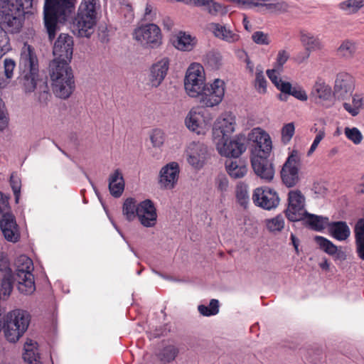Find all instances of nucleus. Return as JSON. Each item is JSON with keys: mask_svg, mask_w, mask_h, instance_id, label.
<instances>
[{"mask_svg": "<svg viewBox=\"0 0 364 364\" xmlns=\"http://www.w3.org/2000/svg\"><path fill=\"white\" fill-rule=\"evenodd\" d=\"M100 6L99 0H83L81 2L72 26L75 36L89 38L93 34L97 23V9Z\"/></svg>", "mask_w": 364, "mask_h": 364, "instance_id": "obj_3", "label": "nucleus"}, {"mask_svg": "<svg viewBox=\"0 0 364 364\" xmlns=\"http://www.w3.org/2000/svg\"><path fill=\"white\" fill-rule=\"evenodd\" d=\"M37 0H9L0 10V20L11 31L21 29L24 16L33 14Z\"/></svg>", "mask_w": 364, "mask_h": 364, "instance_id": "obj_4", "label": "nucleus"}, {"mask_svg": "<svg viewBox=\"0 0 364 364\" xmlns=\"http://www.w3.org/2000/svg\"><path fill=\"white\" fill-rule=\"evenodd\" d=\"M17 81L26 94L36 91L35 96L40 105H48L51 94L46 79L39 75L38 60L34 48L25 43L21 49L18 63Z\"/></svg>", "mask_w": 364, "mask_h": 364, "instance_id": "obj_1", "label": "nucleus"}, {"mask_svg": "<svg viewBox=\"0 0 364 364\" xmlns=\"http://www.w3.org/2000/svg\"><path fill=\"white\" fill-rule=\"evenodd\" d=\"M208 63L213 68H218L220 65L221 57L217 53H209L207 55Z\"/></svg>", "mask_w": 364, "mask_h": 364, "instance_id": "obj_60", "label": "nucleus"}, {"mask_svg": "<svg viewBox=\"0 0 364 364\" xmlns=\"http://www.w3.org/2000/svg\"><path fill=\"white\" fill-rule=\"evenodd\" d=\"M30 323V315L24 310L14 309L9 312L4 318L2 328L6 338L11 343H15L27 330Z\"/></svg>", "mask_w": 364, "mask_h": 364, "instance_id": "obj_6", "label": "nucleus"}, {"mask_svg": "<svg viewBox=\"0 0 364 364\" xmlns=\"http://www.w3.org/2000/svg\"><path fill=\"white\" fill-rule=\"evenodd\" d=\"M255 174L266 182H270L274 176V167L271 161H251Z\"/></svg>", "mask_w": 364, "mask_h": 364, "instance_id": "obj_22", "label": "nucleus"}, {"mask_svg": "<svg viewBox=\"0 0 364 364\" xmlns=\"http://www.w3.org/2000/svg\"><path fill=\"white\" fill-rule=\"evenodd\" d=\"M343 107L353 117H355L359 114L358 108L357 107H352L349 103L343 102Z\"/></svg>", "mask_w": 364, "mask_h": 364, "instance_id": "obj_63", "label": "nucleus"}, {"mask_svg": "<svg viewBox=\"0 0 364 364\" xmlns=\"http://www.w3.org/2000/svg\"><path fill=\"white\" fill-rule=\"evenodd\" d=\"M235 117L230 114H225L217 119V122L213 128V135L215 137H222V141L228 139L235 131Z\"/></svg>", "mask_w": 364, "mask_h": 364, "instance_id": "obj_21", "label": "nucleus"}, {"mask_svg": "<svg viewBox=\"0 0 364 364\" xmlns=\"http://www.w3.org/2000/svg\"><path fill=\"white\" fill-rule=\"evenodd\" d=\"M139 203L134 198H127L122 205V213L127 220L134 221L137 216Z\"/></svg>", "mask_w": 364, "mask_h": 364, "instance_id": "obj_35", "label": "nucleus"}, {"mask_svg": "<svg viewBox=\"0 0 364 364\" xmlns=\"http://www.w3.org/2000/svg\"><path fill=\"white\" fill-rule=\"evenodd\" d=\"M2 102L0 100V130L4 129L8 124V118L4 110V107H1Z\"/></svg>", "mask_w": 364, "mask_h": 364, "instance_id": "obj_61", "label": "nucleus"}, {"mask_svg": "<svg viewBox=\"0 0 364 364\" xmlns=\"http://www.w3.org/2000/svg\"><path fill=\"white\" fill-rule=\"evenodd\" d=\"M266 225L270 232H280L284 226V218L282 215L266 220Z\"/></svg>", "mask_w": 364, "mask_h": 364, "instance_id": "obj_46", "label": "nucleus"}, {"mask_svg": "<svg viewBox=\"0 0 364 364\" xmlns=\"http://www.w3.org/2000/svg\"><path fill=\"white\" fill-rule=\"evenodd\" d=\"M327 228L329 232L334 238L341 240V221L328 222Z\"/></svg>", "mask_w": 364, "mask_h": 364, "instance_id": "obj_54", "label": "nucleus"}, {"mask_svg": "<svg viewBox=\"0 0 364 364\" xmlns=\"http://www.w3.org/2000/svg\"><path fill=\"white\" fill-rule=\"evenodd\" d=\"M267 75L274 86L283 94L291 95L300 101H306L308 95L303 87L297 84L292 85L289 82L283 81L277 75L276 69L267 70Z\"/></svg>", "mask_w": 364, "mask_h": 364, "instance_id": "obj_13", "label": "nucleus"}, {"mask_svg": "<svg viewBox=\"0 0 364 364\" xmlns=\"http://www.w3.org/2000/svg\"><path fill=\"white\" fill-rule=\"evenodd\" d=\"M210 310L213 315H216L219 311V301L217 299H211L209 304Z\"/></svg>", "mask_w": 364, "mask_h": 364, "instance_id": "obj_64", "label": "nucleus"}, {"mask_svg": "<svg viewBox=\"0 0 364 364\" xmlns=\"http://www.w3.org/2000/svg\"><path fill=\"white\" fill-rule=\"evenodd\" d=\"M344 133L346 137L353 141L355 144H359L363 139V135L361 132L356 127H346L344 129Z\"/></svg>", "mask_w": 364, "mask_h": 364, "instance_id": "obj_50", "label": "nucleus"}, {"mask_svg": "<svg viewBox=\"0 0 364 364\" xmlns=\"http://www.w3.org/2000/svg\"><path fill=\"white\" fill-rule=\"evenodd\" d=\"M36 343L27 341L24 346L23 359L26 364H42L41 358L36 347Z\"/></svg>", "mask_w": 364, "mask_h": 364, "instance_id": "obj_30", "label": "nucleus"}, {"mask_svg": "<svg viewBox=\"0 0 364 364\" xmlns=\"http://www.w3.org/2000/svg\"><path fill=\"white\" fill-rule=\"evenodd\" d=\"M267 82L264 77L263 67L258 65L256 67L255 87L257 91L261 94H264L267 92Z\"/></svg>", "mask_w": 364, "mask_h": 364, "instance_id": "obj_40", "label": "nucleus"}, {"mask_svg": "<svg viewBox=\"0 0 364 364\" xmlns=\"http://www.w3.org/2000/svg\"><path fill=\"white\" fill-rule=\"evenodd\" d=\"M16 277H21L23 274L28 276L33 274V261L26 255L19 256L16 261Z\"/></svg>", "mask_w": 364, "mask_h": 364, "instance_id": "obj_34", "label": "nucleus"}, {"mask_svg": "<svg viewBox=\"0 0 364 364\" xmlns=\"http://www.w3.org/2000/svg\"><path fill=\"white\" fill-rule=\"evenodd\" d=\"M364 6V0H346L343 1V10L348 14H355Z\"/></svg>", "mask_w": 364, "mask_h": 364, "instance_id": "obj_44", "label": "nucleus"}, {"mask_svg": "<svg viewBox=\"0 0 364 364\" xmlns=\"http://www.w3.org/2000/svg\"><path fill=\"white\" fill-rule=\"evenodd\" d=\"M224 94V81L215 79L213 83L206 84L197 97H199V103L201 107H213L221 102Z\"/></svg>", "mask_w": 364, "mask_h": 364, "instance_id": "obj_10", "label": "nucleus"}, {"mask_svg": "<svg viewBox=\"0 0 364 364\" xmlns=\"http://www.w3.org/2000/svg\"><path fill=\"white\" fill-rule=\"evenodd\" d=\"M252 200L256 205L268 210L277 208L279 203L276 191L267 186L256 188L252 195Z\"/></svg>", "mask_w": 364, "mask_h": 364, "instance_id": "obj_14", "label": "nucleus"}, {"mask_svg": "<svg viewBox=\"0 0 364 364\" xmlns=\"http://www.w3.org/2000/svg\"><path fill=\"white\" fill-rule=\"evenodd\" d=\"M306 222L312 230L321 231L327 228V225H328V218L309 214L308 215Z\"/></svg>", "mask_w": 364, "mask_h": 364, "instance_id": "obj_38", "label": "nucleus"}, {"mask_svg": "<svg viewBox=\"0 0 364 364\" xmlns=\"http://www.w3.org/2000/svg\"><path fill=\"white\" fill-rule=\"evenodd\" d=\"M180 168L176 161H171L161 168L159 176V184L161 189L171 190L178 183Z\"/></svg>", "mask_w": 364, "mask_h": 364, "instance_id": "obj_15", "label": "nucleus"}, {"mask_svg": "<svg viewBox=\"0 0 364 364\" xmlns=\"http://www.w3.org/2000/svg\"><path fill=\"white\" fill-rule=\"evenodd\" d=\"M358 44L351 40L343 41V63L344 61L350 63L357 53Z\"/></svg>", "mask_w": 364, "mask_h": 364, "instance_id": "obj_39", "label": "nucleus"}, {"mask_svg": "<svg viewBox=\"0 0 364 364\" xmlns=\"http://www.w3.org/2000/svg\"><path fill=\"white\" fill-rule=\"evenodd\" d=\"M16 62L14 59L6 58L3 61V77L4 76L6 80H10L14 77V72L16 68Z\"/></svg>", "mask_w": 364, "mask_h": 364, "instance_id": "obj_48", "label": "nucleus"}, {"mask_svg": "<svg viewBox=\"0 0 364 364\" xmlns=\"http://www.w3.org/2000/svg\"><path fill=\"white\" fill-rule=\"evenodd\" d=\"M7 213H11L9 205V198L0 192V218Z\"/></svg>", "mask_w": 364, "mask_h": 364, "instance_id": "obj_56", "label": "nucleus"}, {"mask_svg": "<svg viewBox=\"0 0 364 364\" xmlns=\"http://www.w3.org/2000/svg\"><path fill=\"white\" fill-rule=\"evenodd\" d=\"M355 89V79L348 73L343 72V93L352 96V93ZM344 95H343V99Z\"/></svg>", "mask_w": 364, "mask_h": 364, "instance_id": "obj_45", "label": "nucleus"}, {"mask_svg": "<svg viewBox=\"0 0 364 364\" xmlns=\"http://www.w3.org/2000/svg\"><path fill=\"white\" fill-rule=\"evenodd\" d=\"M311 97L316 103L330 100L332 98L331 88L323 80L318 79L312 87Z\"/></svg>", "mask_w": 364, "mask_h": 364, "instance_id": "obj_23", "label": "nucleus"}, {"mask_svg": "<svg viewBox=\"0 0 364 364\" xmlns=\"http://www.w3.org/2000/svg\"><path fill=\"white\" fill-rule=\"evenodd\" d=\"M290 221H299L307 215L305 210V197L299 190H292L288 193V207L285 211Z\"/></svg>", "mask_w": 364, "mask_h": 364, "instance_id": "obj_12", "label": "nucleus"}, {"mask_svg": "<svg viewBox=\"0 0 364 364\" xmlns=\"http://www.w3.org/2000/svg\"><path fill=\"white\" fill-rule=\"evenodd\" d=\"M157 217V210L152 200L146 199L139 203L136 218L144 227H154Z\"/></svg>", "mask_w": 364, "mask_h": 364, "instance_id": "obj_17", "label": "nucleus"}, {"mask_svg": "<svg viewBox=\"0 0 364 364\" xmlns=\"http://www.w3.org/2000/svg\"><path fill=\"white\" fill-rule=\"evenodd\" d=\"M49 75L55 96L64 100L68 98L75 90L74 76L70 66L63 67L56 63H50Z\"/></svg>", "mask_w": 364, "mask_h": 364, "instance_id": "obj_5", "label": "nucleus"}, {"mask_svg": "<svg viewBox=\"0 0 364 364\" xmlns=\"http://www.w3.org/2000/svg\"><path fill=\"white\" fill-rule=\"evenodd\" d=\"M73 38L68 33H60L54 43L53 53L54 59L50 63H56L63 67L70 66L73 53Z\"/></svg>", "mask_w": 364, "mask_h": 364, "instance_id": "obj_8", "label": "nucleus"}, {"mask_svg": "<svg viewBox=\"0 0 364 364\" xmlns=\"http://www.w3.org/2000/svg\"><path fill=\"white\" fill-rule=\"evenodd\" d=\"M294 132L295 127L293 122H290L284 125L282 129V141L283 143H289L294 136Z\"/></svg>", "mask_w": 364, "mask_h": 364, "instance_id": "obj_52", "label": "nucleus"}, {"mask_svg": "<svg viewBox=\"0 0 364 364\" xmlns=\"http://www.w3.org/2000/svg\"><path fill=\"white\" fill-rule=\"evenodd\" d=\"M252 39L258 45H269L270 43L268 34L262 31H255L252 36Z\"/></svg>", "mask_w": 364, "mask_h": 364, "instance_id": "obj_55", "label": "nucleus"}, {"mask_svg": "<svg viewBox=\"0 0 364 364\" xmlns=\"http://www.w3.org/2000/svg\"><path fill=\"white\" fill-rule=\"evenodd\" d=\"M133 36L136 41L146 48H155L161 44V29L154 23H148L136 28Z\"/></svg>", "mask_w": 364, "mask_h": 364, "instance_id": "obj_11", "label": "nucleus"}, {"mask_svg": "<svg viewBox=\"0 0 364 364\" xmlns=\"http://www.w3.org/2000/svg\"><path fill=\"white\" fill-rule=\"evenodd\" d=\"M21 29L16 31H11L6 25L3 24L0 20V48H3L4 50H10L11 47L7 33H19Z\"/></svg>", "mask_w": 364, "mask_h": 364, "instance_id": "obj_41", "label": "nucleus"}, {"mask_svg": "<svg viewBox=\"0 0 364 364\" xmlns=\"http://www.w3.org/2000/svg\"><path fill=\"white\" fill-rule=\"evenodd\" d=\"M205 7L211 15H216L221 9L220 4L215 2L213 0H212L211 3L206 4Z\"/></svg>", "mask_w": 364, "mask_h": 364, "instance_id": "obj_62", "label": "nucleus"}, {"mask_svg": "<svg viewBox=\"0 0 364 364\" xmlns=\"http://www.w3.org/2000/svg\"><path fill=\"white\" fill-rule=\"evenodd\" d=\"M314 240L319 246L320 249L330 255H333L337 252V247L330 240L322 236H316Z\"/></svg>", "mask_w": 364, "mask_h": 364, "instance_id": "obj_42", "label": "nucleus"}, {"mask_svg": "<svg viewBox=\"0 0 364 364\" xmlns=\"http://www.w3.org/2000/svg\"><path fill=\"white\" fill-rule=\"evenodd\" d=\"M301 41L306 48L304 55L301 56V62L309 58L311 51L318 50L321 48V44L318 38L309 33L301 32ZM299 58H300V56Z\"/></svg>", "mask_w": 364, "mask_h": 364, "instance_id": "obj_27", "label": "nucleus"}, {"mask_svg": "<svg viewBox=\"0 0 364 364\" xmlns=\"http://www.w3.org/2000/svg\"><path fill=\"white\" fill-rule=\"evenodd\" d=\"M0 272L2 274V277L7 276V274H13L9 261L6 258H0Z\"/></svg>", "mask_w": 364, "mask_h": 364, "instance_id": "obj_59", "label": "nucleus"}, {"mask_svg": "<svg viewBox=\"0 0 364 364\" xmlns=\"http://www.w3.org/2000/svg\"><path fill=\"white\" fill-rule=\"evenodd\" d=\"M149 139L154 147L159 148L164 144L166 140V134L163 130L154 129L150 132Z\"/></svg>", "mask_w": 364, "mask_h": 364, "instance_id": "obj_43", "label": "nucleus"}, {"mask_svg": "<svg viewBox=\"0 0 364 364\" xmlns=\"http://www.w3.org/2000/svg\"><path fill=\"white\" fill-rule=\"evenodd\" d=\"M300 161H286L280 174L283 183L288 188L295 186L299 181Z\"/></svg>", "mask_w": 364, "mask_h": 364, "instance_id": "obj_19", "label": "nucleus"}, {"mask_svg": "<svg viewBox=\"0 0 364 364\" xmlns=\"http://www.w3.org/2000/svg\"><path fill=\"white\" fill-rule=\"evenodd\" d=\"M215 183L218 190L220 192H225L228 190L229 183L228 178L224 175L218 176L215 179Z\"/></svg>", "mask_w": 364, "mask_h": 364, "instance_id": "obj_58", "label": "nucleus"}, {"mask_svg": "<svg viewBox=\"0 0 364 364\" xmlns=\"http://www.w3.org/2000/svg\"><path fill=\"white\" fill-rule=\"evenodd\" d=\"M229 1L237 4L242 9H251L255 6H265L267 9H274L277 8L276 4H263L264 0H228Z\"/></svg>", "mask_w": 364, "mask_h": 364, "instance_id": "obj_37", "label": "nucleus"}, {"mask_svg": "<svg viewBox=\"0 0 364 364\" xmlns=\"http://www.w3.org/2000/svg\"><path fill=\"white\" fill-rule=\"evenodd\" d=\"M225 168L231 178H241L247 172V164L245 161H225Z\"/></svg>", "mask_w": 364, "mask_h": 364, "instance_id": "obj_28", "label": "nucleus"}, {"mask_svg": "<svg viewBox=\"0 0 364 364\" xmlns=\"http://www.w3.org/2000/svg\"><path fill=\"white\" fill-rule=\"evenodd\" d=\"M0 228L7 241L13 243L19 241L21 237L19 227L12 213H7L0 218Z\"/></svg>", "mask_w": 364, "mask_h": 364, "instance_id": "obj_18", "label": "nucleus"}, {"mask_svg": "<svg viewBox=\"0 0 364 364\" xmlns=\"http://www.w3.org/2000/svg\"><path fill=\"white\" fill-rule=\"evenodd\" d=\"M289 55L285 50L279 51L277 57V63L272 69L277 70V75L279 77L280 73L282 71L284 64L287 61Z\"/></svg>", "mask_w": 364, "mask_h": 364, "instance_id": "obj_53", "label": "nucleus"}, {"mask_svg": "<svg viewBox=\"0 0 364 364\" xmlns=\"http://www.w3.org/2000/svg\"><path fill=\"white\" fill-rule=\"evenodd\" d=\"M250 159H267L272 149L269 135L260 128L253 129L247 136Z\"/></svg>", "mask_w": 364, "mask_h": 364, "instance_id": "obj_7", "label": "nucleus"}, {"mask_svg": "<svg viewBox=\"0 0 364 364\" xmlns=\"http://www.w3.org/2000/svg\"><path fill=\"white\" fill-rule=\"evenodd\" d=\"M204 112L200 109H191L185 120V123L188 129L192 132H196L200 134L203 132V124L205 121L203 120Z\"/></svg>", "mask_w": 364, "mask_h": 364, "instance_id": "obj_24", "label": "nucleus"}, {"mask_svg": "<svg viewBox=\"0 0 364 364\" xmlns=\"http://www.w3.org/2000/svg\"><path fill=\"white\" fill-rule=\"evenodd\" d=\"M214 35L225 41L230 43H235L239 41L240 36L225 26L219 23H213Z\"/></svg>", "mask_w": 364, "mask_h": 364, "instance_id": "obj_31", "label": "nucleus"}, {"mask_svg": "<svg viewBox=\"0 0 364 364\" xmlns=\"http://www.w3.org/2000/svg\"><path fill=\"white\" fill-rule=\"evenodd\" d=\"M17 288L18 291L26 295L33 294L36 290L33 274H23L21 277H16Z\"/></svg>", "mask_w": 364, "mask_h": 364, "instance_id": "obj_33", "label": "nucleus"}, {"mask_svg": "<svg viewBox=\"0 0 364 364\" xmlns=\"http://www.w3.org/2000/svg\"><path fill=\"white\" fill-rule=\"evenodd\" d=\"M188 159H205L209 156L208 146L200 141L191 142L186 149Z\"/></svg>", "mask_w": 364, "mask_h": 364, "instance_id": "obj_26", "label": "nucleus"}, {"mask_svg": "<svg viewBox=\"0 0 364 364\" xmlns=\"http://www.w3.org/2000/svg\"><path fill=\"white\" fill-rule=\"evenodd\" d=\"M197 40L195 37H192L189 34L184 32H180L174 41V46L183 51H191L193 49L196 44Z\"/></svg>", "mask_w": 364, "mask_h": 364, "instance_id": "obj_32", "label": "nucleus"}, {"mask_svg": "<svg viewBox=\"0 0 364 364\" xmlns=\"http://www.w3.org/2000/svg\"><path fill=\"white\" fill-rule=\"evenodd\" d=\"M97 37L102 43H107L109 41V31L106 25H100L97 29Z\"/></svg>", "mask_w": 364, "mask_h": 364, "instance_id": "obj_57", "label": "nucleus"}, {"mask_svg": "<svg viewBox=\"0 0 364 364\" xmlns=\"http://www.w3.org/2000/svg\"><path fill=\"white\" fill-rule=\"evenodd\" d=\"M109 190L114 198H119L124 190V181L122 172L117 169L109 178Z\"/></svg>", "mask_w": 364, "mask_h": 364, "instance_id": "obj_25", "label": "nucleus"}, {"mask_svg": "<svg viewBox=\"0 0 364 364\" xmlns=\"http://www.w3.org/2000/svg\"><path fill=\"white\" fill-rule=\"evenodd\" d=\"M77 0H45L44 24L48 38L52 41L58 28V23L65 22L75 9Z\"/></svg>", "mask_w": 364, "mask_h": 364, "instance_id": "obj_2", "label": "nucleus"}, {"mask_svg": "<svg viewBox=\"0 0 364 364\" xmlns=\"http://www.w3.org/2000/svg\"><path fill=\"white\" fill-rule=\"evenodd\" d=\"M169 64V59L163 58L151 65L149 75V80L151 87H158L162 83L167 75Z\"/></svg>", "mask_w": 364, "mask_h": 364, "instance_id": "obj_20", "label": "nucleus"}, {"mask_svg": "<svg viewBox=\"0 0 364 364\" xmlns=\"http://www.w3.org/2000/svg\"><path fill=\"white\" fill-rule=\"evenodd\" d=\"M226 139L223 141L222 146L218 144V149L222 156L227 158H238L247 149L245 145V137L237 136L232 140Z\"/></svg>", "mask_w": 364, "mask_h": 364, "instance_id": "obj_16", "label": "nucleus"}, {"mask_svg": "<svg viewBox=\"0 0 364 364\" xmlns=\"http://www.w3.org/2000/svg\"><path fill=\"white\" fill-rule=\"evenodd\" d=\"M204 69L198 63L191 64L186 71L184 87L187 94L191 97L199 96L205 83Z\"/></svg>", "mask_w": 364, "mask_h": 364, "instance_id": "obj_9", "label": "nucleus"}, {"mask_svg": "<svg viewBox=\"0 0 364 364\" xmlns=\"http://www.w3.org/2000/svg\"><path fill=\"white\" fill-rule=\"evenodd\" d=\"M355 239L358 257L364 261V218L358 220L355 226Z\"/></svg>", "mask_w": 364, "mask_h": 364, "instance_id": "obj_29", "label": "nucleus"}, {"mask_svg": "<svg viewBox=\"0 0 364 364\" xmlns=\"http://www.w3.org/2000/svg\"><path fill=\"white\" fill-rule=\"evenodd\" d=\"M10 184L13 190L16 201L18 202L21 192V179L17 173H12L10 176Z\"/></svg>", "mask_w": 364, "mask_h": 364, "instance_id": "obj_51", "label": "nucleus"}, {"mask_svg": "<svg viewBox=\"0 0 364 364\" xmlns=\"http://www.w3.org/2000/svg\"><path fill=\"white\" fill-rule=\"evenodd\" d=\"M236 198L241 205L246 206L249 201L247 186L246 185L240 183L236 186Z\"/></svg>", "mask_w": 364, "mask_h": 364, "instance_id": "obj_47", "label": "nucleus"}, {"mask_svg": "<svg viewBox=\"0 0 364 364\" xmlns=\"http://www.w3.org/2000/svg\"><path fill=\"white\" fill-rule=\"evenodd\" d=\"M179 353L178 348L173 345L165 346L158 354L159 360L166 364L173 361Z\"/></svg>", "mask_w": 364, "mask_h": 364, "instance_id": "obj_36", "label": "nucleus"}, {"mask_svg": "<svg viewBox=\"0 0 364 364\" xmlns=\"http://www.w3.org/2000/svg\"><path fill=\"white\" fill-rule=\"evenodd\" d=\"M14 277L13 274L4 276L1 284V290L4 296L8 297L13 289Z\"/></svg>", "mask_w": 364, "mask_h": 364, "instance_id": "obj_49", "label": "nucleus"}]
</instances>
